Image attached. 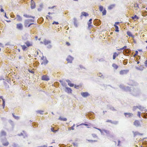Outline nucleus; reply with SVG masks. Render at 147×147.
<instances>
[{"label":"nucleus","instance_id":"obj_40","mask_svg":"<svg viewBox=\"0 0 147 147\" xmlns=\"http://www.w3.org/2000/svg\"><path fill=\"white\" fill-rule=\"evenodd\" d=\"M134 6L135 8H139V6L138 5V3H136V4H134V5H132V7H133V6Z\"/></svg>","mask_w":147,"mask_h":147},{"label":"nucleus","instance_id":"obj_12","mask_svg":"<svg viewBox=\"0 0 147 147\" xmlns=\"http://www.w3.org/2000/svg\"><path fill=\"white\" fill-rule=\"evenodd\" d=\"M31 8L32 9H34L35 7V4L34 1L32 0L31 2Z\"/></svg>","mask_w":147,"mask_h":147},{"label":"nucleus","instance_id":"obj_34","mask_svg":"<svg viewBox=\"0 0 147 147\" xmlns=\"http://www.w3.org/2000/svg\"><path fill=\"white\" fill-rule=\"evenodd\" d=\"M66 89L67 90L68 93H71V92L72 90L70 88H66Z\"/></svg>","mask_w":147,"mask_h":147},{"label":"nucleus","instance_id":"obj_1","mask_svg":"<svg viewBox=\"0 0 147 147\" xmlns=\"http://www.w3.org/2000/svg\"><path fill=\"white\" fill-rule=\"evenodd\" d=\"M34 20L32 19L26 20L24 22V25L25 27H29L30 25L34 24Z\"/></svg>","mask_w":147,"mask_h":147},{"label":"nucleus","instance_id":"obj_15","mask_svg":"<svg viewBox=\"0 0 147 147\" xmlns=\"http://www.w3.org/2000/svg\"><path fill=\"white\" fill-rule=\"evenodd\" d=\"M132 90L128 86H126L125 87L124 91H129L131 93Z\"/></svg>","mask_w":147,"mask_h":147},{"label":"nucleus","instance_id":"obj_39","mask_svg":"<svg viewBox=\"0 0 147 147\" xmlns=\"http://www.w3.org/2000/svg\"><path fill=\"white\" fill-rule=\"evenodd\" d=\"M133 133H134V137H135L136 135H138V132H134L133 131Z\"/></svg>","mask_w":147,"mask_h":147},{"label":"nucleus","instance_id":"obj_21","mask_svg":"<svg viewBox=\"0 0 147 147\" xmlns=\"http://www.w3.org/2000/svg\"><path fill=\"white\" fill-rule=\"evenodd\" d=\"M6 135V132L4 131H2L1 133L0 136L1 137L5 136Z\"/></svg>","mask_w":147,"mask_h":147},{"label":"nucleus","instance_id":"obj_45","mask_svg":"<svg viewBox=\"0 0 147 147\" xmlns=\"http://www.w3.org/2000/svg\"><path fill=\"white\" fill-rule=\"evenodd\" d=\"M2 100H3V102L2 105L3 107V108H4L5 107V101L3 99H2Z\"/></svg>","mask_w":147,"mask_h":147},{"label":"nucleus","instance_id":"obj_30","mask_svg":"<svg viewBox=\"0 0 147 147\" xmlns=\"http://www.w3.org/2000/svg\"><path fill=\"white\" fill-rule=\"evenodd\" d=\"M119 87L122 90H124L125 86H124L123 85H120L119 86Z\"/></svg>","mask_w":147,"mask_h":147},{"label":"nucleus","instance_id":"obj_47","mask_svg":"<svg viewBox=\"0 0 147 147\" xmlns=\"http://www.w3.org/2000/svg\"><path fill=\"white\" fill-rule=\"evenodd\" d=\"M111 110L113 111H116V109H115L113 107H111Z\"/></svg>","mask_w":147,"mask_h":147},{"label":"nucleus","instance_id":"obj_23","mask_svg":"<svg viewBox=\"0 0 147 147\" xmlns=\"http://www.w3.org/2000/svg\"><path fill=\"white\" fill-rule=\"evenodd\" d=\"M118 54L116 52H114L113 55V59H115L116 57L118 56Z\"/></svg>","mask_w":147,"mask_h":147},{"label":"nucleus","instance_id":"obj_31","mask_svg":"<svg viewBox=\"0 0 147 147\" xmlns=\"http://www.w3.org/2000/svg\"><path fill=\"white\" fill-rule=\"evenodd\" d=\"M59 119L61 121H66L67 120V119L66 118H63L61 117H60L59 118Z\"/></svg>","mask_w":147,"mask_h":147},{"label":"nucleus","instance_id":"obj_3","mask_svg":"<svg viewBox=\"0 0 147 147\" xmlns=\"http://www.w3.org/2000/svg\"><path fill=\"white\" fill-rule=\"evenodd\" d=\"M128 84L131 86H136L138 85V84L133 80H130Z\"/></svg>","mask_w":147,"mask_h":147},{"label":"nucleus","instance_id":"obj_63","mask_svg":"<svg viewBox=\"0 0 147 147\" xmlns=\"http://www.w3.org/2000/svg\"><path fill=\"white\" fill-rule=\"evenodd\" d=\"M3 45L2 43H0V46H1V47H3V46H2Z\"/></svg>","mask_w":147,"mask_h":147},{"label":"nucleus","instance_id":"obj_56","mask_svg":"<svg viewBox=\"0 0 147 147\" xmlns=\"http://www.w3.org/2000/svg\"><path fill=\"white\" fill-rule=\"evenodd\" d=\"M74 25L76 26H77V24L76 22H74Z\"/></svg>","mask_w":147,"mask_h":147},{"label":"nucleus","instance_id":"obj_36","mask_svg":"<svg viewBox=\"0 0 147 147\" xmlns=\"http://www.w3.org/2000/svg\"><path fill=\"white\" fill-rule=\"evenodd\" d=\"M75 126V125L74 124L72 126V127H70L69 128H68V130H73L74 129V127Z\"/></svg>","mask_w":147,"mask_h":147},{"label":"nucleus","instance_id":"obj_55","mask_svg":"<svg viewBox=\"0 0 147 147\" xmlns=\"http://www.w3.org/2000/svg\"><path fill=\"white\" fill-rule=\"evenodd\" d=\"M74 22H77V19H76V18H74Z\"/></svg>","mask_w":147,"mask_h":147},{"label":"nucleus","instance_id":"obj_42","mask_svg":"<svg viewBox=\"0 0 147 147\" xmlns=\"http://www.w3.org/2000/svg\"><path fill=\"white\" fill-rule=\"evenodd\" d=\"M137 108H138V106H134L133 108V111H135Z\"/></svg>","mask_w":147,"mask_h":147},{"label":"nucleus","instance_id":"obj_54","mask_svg":"<svg viewBox=\"0 0 147 147\" xmlns=\"http://www.w3.org/2000/svg\"><path fill=\"white\" fill-rule=\"evenodd\" d=\"M119 22H116L115 23V24H114L116 25H119Z\"/></svg>","mask_w":147,"mask_h":147},{"label":"nucleus","instance_id":"obj_60","mask_svg":"<svg viewBox=\"0 0 147 147\" xmlns=\"http://www.w3.org/2000/svg\"><path fill=\"white\" fill-rule=\"evenodd\" d=\"M29 72H31L32 73H34V72L33 71H32V70H31V71L29 70Z\"/></svg>","mask_w":147,"mask_h":147},{"label":"nucleus","instance_id":"obj_26","mask_svg":"<svg viewBox=\"0 0 147 147\" xmlns=\"http://www.w3.org/2000/svg\"><path fill=\"white\" fill-rule=\"evenodd\" d=\"M9 143L8 141H6L5 142H3V145L4 146H8Z\"/></svg>","mask_w":147,"mask_h":147},{"label":"nucleus","instance_id":"obj_10","mask_svg":"<svg viewBox=\"0 0 147 147\" xmlns=\"http://www.w3.org/2000/svg\"><path fill=\"white\" fill-rule=\"evenodd\" d=\"M81 95L84 97H86L90 95L87 92H83L81 93Z\"/></svg>","mask_w":147,"mask_h":147},{"label":"nucleus","instance_id":"obj_8","mask_svg":"<svg viewBox=\"0 0 147 147\" xmlns=\"http://www.w3.org/2000/svg\"><path fill=\"white\" fill-rule=\"evenodd\" d=\"M41 60H42V64H45L47 63L48 61L46 59V58L44 57H42Z\"/></svg>","mask_w":147,"mask_h":147},{"label":"nucleus","instance_id":"obj_18","mask_svg":"<svg viewBox=\"0 0 147 147\" xmlns=\"http://www.w3.org/2000/svg\"><path fill=\"white\" fill-rule=\"evenodd\" d=\"M127 34L130 37H131L132 38H134V36L129 31L127 32Z\"/></svg>","mask_w":147,"mask_h":147},{"label":"nucleus","instance_id":"obj_32","mask_svg":"<svg viewBox=\"0 0 147 147\" xmlns=\"http://www.w3.org/2000/svg\"><path fill=\"white\" fill-rule=\"evenodd\" d=\"M127 47V46H125L121 48L120 49H118L117 50L119 51H122L124 49H125Z\"/></svg>","mask_w":147,"mask_h":147},{"label":"nucleus","instance_id":"obj_24","mask_svg":"<svg viewBox=\"0 0 147 147\" xmlns=\"http://www.w3.org/2000/svg\"><path fill=\"white\" fill-rule=\"evenodd\" d=\"M114 27L115 28V31L116 32H118L119 31V27L117 25L114 24Z\"/></svg>","mask_w":147,"mask_h":147},{"label":"nucleus","instance_id":"obj_27","mask_svg":"<svg viewBox=\"0 0 147 147\" xmlns=\"http://www.w3.org/2000/svg\"><path fill=\"white\" fill-rule=\"evenodd\" d=\"M22 50L24 51L26 50L27 47L24 45H21Z\"/></svg>","mask_w":147,"mask_h":147},{"label":"nucleus","instance_id":"obj_7","mask_svg":"<svg viewBox=\"0 0 147 147\" xmlns=\"http://www.w3.org/2000/svg\"><path fill=\"white\" fill-rule=\"evenodd\" d=\"M124 115L126 117H131L133 115L132 113H125Z\"/></svg>","mask_w":147,"mask_h":147},{"label":"nucleus","instance_id":"obj_13","mask_svg":"<svg viewBox=\"0 0 147 147\" xmlns=\"http://www.w3.org/2000/svg\"><path fill=\"white\" fill-rule=\"evenodd\" d=\"M134 125L137 127L140 126L139 122L138 120H136L134 121Z\"/></svg>","mask_w":147,"mask_h":147},{"label":"nucleus","instance_id":"obj_57","mask_svg":"<svg viewBox=\"0 0 147 147\" xmlns=\"http://www.w3.org/2000/svg\"><path fill=\"white\" fill-rule=\"evenodd\" d=\"M92 136H93V137H95V138H97V136H96V135L95 134H92Z\"/></svg>","mask_w":147,"mask_h":147},{"label":"nucleus","instance_id":"obj_59","mask_svg":"<svg viewBox=\"0 0 147 147\" xmlns=\"http://www.w3.org/2000/svg\"><path fill=\"white\" fill-rule=\"evenodd\" d=\"M145 63V66L147 67V60L146 61Z\"/></svg>","mask_w":147,"mask_h":147},{"label":"nucleus","instance_id":"obj_4","mask_svg":"<svg viewBox=\"0 0 147 147\" xmlns=\"http://www.w3.org/2000/svg\"><path fill=\"white\" fill-rule=\"evenodd\" d=\"M99 9V10L101 12H102L103 15H106V11L105 9H104V8L101 5L100 6Z\"/></svg>","mask_w":147,"mask_h":147},{"label":"nucleus","instance_id":"obj_51","mask_svg":"<svg viewBox=\"0 0 147 147\" xmlns=\"http://www.w3.org/2000/svg\"><path fill=\"white\" fill-rule=\"evenodd\" d=\"M51 130L52 131H53V132H56V130H54V128H51Z\"/></svg>","mask_w":147,"mask_h":147},{"label":"nucleus","instance_id":"obj_53","mask_svg":"<svg viewBox=\"0 0 147 147\" xmlns=\"http://www.w3.org/2000/svg\"><path fill=\"white\" fill-rule=\"evenodd\" d=\"M88 141H89V142H96L97 141L96 140H94L93 141V140H88Z\"/></svg>","mask_w":147,"mask_h":147},{"label":"nucleus","instance_id":"obj_25","mask_svg":"<svg viewBox=\"0 0 147 147\" xmlns=\"http://www.w3.org/2000/svg\"><path fill=\"white\" fill-rule=\"evenodd\" d=\"M142 15L143 16H146L147 15V11H144L142 12Z\"/></svg>","mask_w":147,"mask_h":147},{"label":"nucleus","instance_id":"obj_9","mask_svg":"<svg viewBox=\"0 0 147 147\" xmlns=\"http://www.w3.org/2000/svg\"><path fill=\"white\" fill-rule=\"evenodd\" d=\"M73 59V57L70 56H69L66 59V60L68 61V63H71Z\"/></svg>","mask_w":147,"mask_h":147},{"label":"nucleus","instance_id":"obj_2","mask_svg":"<svg viewBox=\"0 0 147 147\" xmlns=\"http://www.w3.org/2000/svg\"><path fill=\"white\" fill-rule=\"evenodd\" d=\"M141 93L140 90L138 89L134 88L133 90H131V94L135 96H137L140 94Z\"/></svg>","mask_w":147,"mask_h":147},{"label":"nucleus","instance_id":"obj_61","mask_svg":"<svg viewBox=\"0 0 147 147\" xmlns=\"http://www.w3.org/2000/svg\"><path fill=\"white\" fill-rule=\"evenodd\" d=\"M111 30L112 31H113L114 30V28H113V27L112 28H111Z\"/></svg>","mask_w":147,"mask_h":147},{"label":"nucleus","instance_id":"obj_48","mask_svg":"<svg viewBox=\"0 0 147 147\" xmlns=\"http://www.w3.org/2000/svg\"><path fill=\"white\" fill-rule=\"evenodd\" d=\"M59 24V23L58 22H54L53 23V24H56L57 25Z\"/></svg>","mask_w":147,"mask_h":147},{"label":"nucleus","instance_id":"obj_20","mask_svg":"<svg viewBox=\"0 0 147 147\" xmlns=\"http://www.w3.org/2000/svg\"><path fill=\"white\" fill-rule=\"evenodd\" d=\"M89 15L88 14L85 12H82L81 13V17H82L83 16H88Z\"/></svg>","mask_w":147,"mask_h":147},{"label":"nucleus","instance_id":"obj_29","mask_svg":"<svg viewBox=\"0 0 147 147\" xmlns=\"http://www.w3.org/2000/svg\"><path fill=\"white\" fill-rule=\"evenodd\" d=\"M119 122L118 121H112L111 120V123L115 125H117L118 123Z\"/></svg>","mask_w":147,"mask_h":147},{"label":"nucleus","instance_id":"obj_22","mask_svg":"<svg viewBox=\"0 0 147 147\" xmlns=\"http://www.w3.org/2000/svg\"><path fill=\"white\" fill-rule=\"evenodd\" d=\"M112 66L114 69H115L114 70L117 69L118 67V66L115 63L113 64Z\"/></svg>","mask_w":147,"mask_h":147},{"label":"nucleus","instance_id":"obj_52","mask_svg":"<svg viewBox=\"0 0 147 147\" xmlns=\"http://www.w3.org/2000/svg\"><path fill=\"white\" fill-rule=\"evenodd\" d=\"M138 51H135V53L134 55H137L138 54Z\"/></svg>","mask_w":147,"mask_h":147},{"label":"nucleus","instance_id":"obj_46","mask_svg":"<svg viewBox=\"0 0 147 147\" xmlns=\"http://www.w3.org/2000/svg\"><path fill=\"white\" fill-rule=\"evenodd\" d=\"M115 4L111 5V9L113 8H114L115 6Z\"/></svg>","mask_w":147,"mask_h":147},{"label":"nucleus","instance_id":"obj_17","mask_svg":"<svg viewBox=\"0 0 147 147\" xmlns=\"http://www.w3.org/2000/svg\"><path fill=\"white\" fill-rule=\"evenodd\" d=\"M17 21L19 22H20L22 21V19L21 17L19 15H16Z\"/></svg>","mask_w":147,"mask_h":147},{"label":"nucleus","instance_id":"obj_6","mask_svg":"<svg viewBox=\"0 0 147 147\" xmlns=\"http://www.w3.org/2000/svg\"><path fill=\"white\" fill-rule=\"evenodd\" d=\"M129 72V70L128 69L121 70L120 71L119 74L121 75H123L126 74Z\"/></svg>","mask_w":147,"mask_h":147},{"label":"nucleus","instance_id":"obj_37","mask_svg":"<svg viewBox=\"0 0 147 147\" xmlns=\"http://www.w3.org/2000/svg\"><path fill=\"white\" fill-rule=\"evenodd\" d=\"M24 16L27 18H34V17H32V16H29V15H24Z\"/></svg>","mask_w":147,"mask_h":147},{"label":"nucleus","instance_id":"obj_38","mask_svg":"<svg viewBox=\"0 0 147 147\" xmlns=\"http://www.w3.org/2000/svg\"><path fill=\"white\" fill-rule=\"evenodd\" d=\"M138 108L140 110L142 111L144 109V107H142L141 106H138Z\"/></svg>","mask_w":147,"mask_h":147},{"label":"nucleus","instance_id":"obj_41","mask_svg":"<svg viewBox=\"0 0 147 147\" xmlns=\"http://www.w3.org/2000/svg\"><path fill=\"white\" fill-rule=\"evenodd\" d=\"M127 60L125 59L123 61V63L124 65H126L127 63Z\"/></svg>","mask_w":147,"mask_h":147},{"label":"nucleus","instance_id":"obj_44","mask_svg":"<svg viewBox=\"0 0 147 147\" xmlns=\"http://www.w3.org/2000/svg\"><path fill=\"white\" fill-rule=\"evenodd\" d=\"M140 115H141V112L140 111H138V112L137 115L140 118V117H141Z\"/></svg>","mask_w":147,"mask_h":147},{"label":"nucleus","instance_id":"obj_43","mask_svg":"<svg viewBox=\"0 0 147 147\" xmlns=\"http://www.w3.org/2000/svg\"><path fill=\"white\" fill-rule=\"evenodd\" d=\"M50 42L49 41H44V44L45 45H47V44H48V43H49Z\"/></svg>","mask_w":147,"mask_h":147},{"label":"nucleus","instance_id":"obj_49","mask_svg":"<svg viewBox=\"0 0 147 147\" xmlns=\"http://www.w3.org/2000/svg\"><path fill=\"white\" fill-rule=\"evenodd\" d=\"M43 111H37V112L40 114H42L43 113Z\"/></svg>","mask_w":147,"mask_h":147},{"label":"nucleus","instance_id":"obj_28","mask_svg":"<svg viewBox=\"0 0 147 147\" xmlns=\"http://www.w3.org/2000/svg\"><path fill=\"white\" fill-rule=\"evenodd\" d=\"M132 18L133 19H136V20H138L139 18L136 15H134V16L132 17Z\"/></svg>","mask_w":147,"mask_h":147},{"label":"nucleus","instance_id":"obj_33","mask_svg":"<svg viewBox=\"0 0 147 147\" xmlns=\"http://www.w3.org/2000/svg\"><path fill=\"white\" fill-rule=\"evenodd\" d=\"M40 7L38 9V11H40L41 10L43 7V5L42 4L40 5L39 6Z\"/></svg>","mask_w":147,"mask_h":147},{"label":"nucleus","instance_id":"obj_16","mask_svg":"<svg viewBox=\"0 0 147 147\" xmlns=\"http://www.w3.org/2000/svg\"><path fill=\"white\" fill-rule=\"evenodd\" d=\"M92 19H90L89 21V22H88V27L89 28H90L92 26Z\"/></svg>","mask_w":147,"mask_h":147},{"label":"nucleus","instance_id":"obj_14","mask_svg":"<svg viewBox=\"0 0 147 147\" xmlns=\"http://www.w3.org/2000/svg\"><path fill=\"white\" fill-rule=\"evenodd\" d=\"M25 44L26 45L27 47H29L32 45V43L28 41H26L25 43Z\"/></svg>","mask_w":147,"mask_h":147},{"label":"nucleus","instance_id":"obj_5","mask_svg":"<svg viewBox=\"0 0 147 147\" xmlns=\"http://www.w3.org/2000/svg\"><path fill=\"white\" fill-rule=\"evenodd\" d=\"M23 25L21 23H18L16 24L17 28L20 30H22L23 28Z\"/></svg>","mask_w":147,"mask_h":147},{"label":"nucleus","instance_id":"obj_11","mask_svg":"<svg viewBox=\"0 0 147 147\" xmlns=\"http://www.w3.org/2000/svg\"><path fill=\"white\" fill-rule=\"evenodd\" d=\"M42 79L44 80L48 81L49 80V79L47 76L43 75L42 77Z\"/></svg>","mask_w":147,"mask_h":147},{"label":"nucleus","instance_id":"obj_58","mask_svg":"<svg viewBox=\"0 0 147 147\" xmlns=\"http://www.w3.org/2000/svg\"><path fill=\"white\" fill-rule=\"evenodd\" d=\"M0 11H1V12H4V10L2 8H1V9H0Z\"/></svg>","mask_w":147,"mask_h":147},{"label":"nucleus","instance_id":"obj_64","mask_svg":"<svg viewBox=\"0 0 147 147\" xmlns=\"http://www.w3.org/2000/svg\"><path fill=\"white\" fill-rule=\"evenodd\" d=\"M147 139V137L144 138H143V140H146Z\"/></svg>","mask_w":147,"mask_h":147},{"label":"nucleus","instance_id":"obj_62","mask_svg":"<svg viewBox=\"0 0 147 147\" xmlns=\"http://www.w3.org/2000/svg\"><path fill=\"white\" fill-rule=\"evenodd\" d=\"M4 80V79L2 77H0V80Z\"/></svg>","mask_w":147,"mask_h":147},{"label":"nucleus","instance_id":"obj_35","mask_svg":"<svg viewBox=\"0 0 147 147\" xmlns=\"http://www.w3.org/2000/svg\"><path fill=\"white\" fill-rule=\"evenodd\" d=\"M12 115L13 117L16 119H19V117L16 116L14 113H12Z\"/></svg>","mask_w":147,"mask_h":147},{"label":"nucleus","instance_id":"obj_19","mask_svg":"<svg viewBox=\"0 0 147 147\" xmlns=\"http://www.w3.org/2000/svg\"><path fill=\"white\" fill-rule=\"evenodd\" d=\"M66 82L68 83V84L70 87H73L74 86V84L71 83L70 81L69 80H66Z\"/></svg>","mask_w":147,"mask_h":147},{"label":"nucleus","instance_id":"obj_50","mask_svg":"<svg viewBox=\"0 0 147 147\" xmlns=\"http://www.w3.org/2000/svg\"><path fill=\"white\" fill-rule=\"evenodd\" d=\"M66 44L67 46H69L70 45V43L69 42H66Z\"/></svg>","mask_w":147,"mask_h":147}]
</instances>
